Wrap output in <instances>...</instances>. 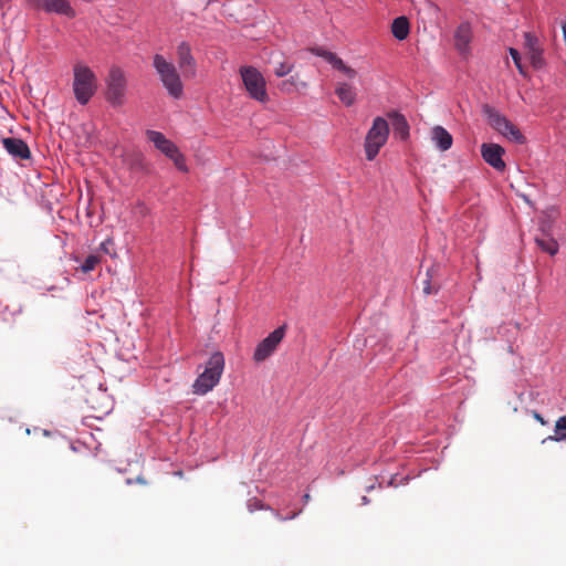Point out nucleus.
Wrapping results in <instances>:
<instances>
[{"mask_svg": "<svg viewBox=\"0 0 566 566\" xmlns=\"http://www.w3.org/2000/svg\"><path fill=\"white\" fill-rule=\"evenodd\" d=\"M482 113L486 117L488 124L499 134L518 145L526 143V137L520 128L495 107L490 104H483Z\"/></svg>", "mask_w": 566, "mask_h": 566, "instance_id": "nucleus-1", "label": "nucleus"}, {"mask_svg": "<svg viewBox=\"0 0 566 566\" xmlns=\"http://www.w3.org/2000/svg\"><path fill=\"white\" fill-rule=\"evenodd\" d=\"M73 74L74 96L81 105H86L97 91V77L87 65L83 64H75Z\"/></svg>", "mask_w": 566, "mask_h": 566, "instance_id": "nucleus-2", "label": "nucleus"}, {"mask_svg": "<svg viewBox=\"0 0 566 566\" xmlns=\"http://www.w3.org/2000/svg\"><path fill=\"white\" fill-rule=\"evenodd\" d=\"M104 96L106 102L113 107H120L126 102L127 78L124 71L113 65L105 78Z\"/></svg>", "mask_w": 566, "mask_h": 566, "instance_id": "nucleus-3", "label": "nucleus"}, {"mask_svg": "<svg viewBox=\"0 0 566 566\" xmlns=\"http://www.w3.org/2000/svg\"><path fill=\"white\" fill-rule=\"evenodd\" d=\"M153 65L169 95L174 98H180L184 93V85L176 66L168 62L161 54L154 55Z\"/></svg>", "mask_w": 566, "mask_h": 566, "instance_id": "nucleus-4", "label": "nucleus"}, {"mask_svg": "<svg viewBox=\"0 0 566 566\" xmlns=\"http://www.w3.org/2000/svg\"><path fill=\"white\" fill-rule=\"evenodd\" d=\"M389 133L390 129L387 120L381 116H377L365 137L364 147L367 160L371 161L376 158L380 148L387 143Z\"/></svg>", "mask_w": 566, "mask_h": 566, "instance_id": "nucleus-5", "label": "nucleus"}, {"mask_svg": "<svg viewBox=\"0 0 566 566\" xmlns=\"http://www.w3.org/2000/svg\"><path fill=\"white\" fill-rule=\"evenodd\" d=\"M239 72L249 96L262 104L268 103L270 98L262 73L254 66H241Z\"/></svg>", "mask_w": 566, "mask_h": 566, "instance_id": "nucleus-6", "label": "nucleus"}, {"mask_svg": "<svg viewBox=\"0 0 566 566\" xmlns=\"http://www.w3.org/2000/svg\"><path fill=\"white\" fill-rule=\"evenodd\" d=\"M87 405L88 415L85 419H97L101 420L103 417L108 415L113 409L112 396L106 389L98 388L93 390L85 400Z\"/></svg>", "mask_w": 566, "mask_h": 566, "instance_id": "nucleus-7", "label": "nucleus"}, {"mask_svg": "<svg viewBox=\"0 0 566 566\" xmlns=\"http://www.w3.org/2000/svg\"><path fill=\"white\" fill-rule=\"evenodd\" d=\"M286 331V325H281L275 328L268 337L262 339L255 347L253 353V360L256 363L268 359L282 342Z\"/></svg>", "mask_w": 566, "mask_h": 566, "instance_id": "nucleus-8", "label": "nucleus"}, {"mask_svg": "<svg viewBox=\"0 0 566 566\" xmlns=\"http://www.w3.org/2000/svg\"><path fill=\"white\" fill-rule=\"evenodd\" d=\"M524 48L530 63L534 70H542L546 66L544 57V49L539 44V40L533 32L524 33Z\"/></svg>", "mask_w": 566, "mask_h": 566, "instance_id": "nucleus-9", "label": "nucleus"}, {"mask_svg": "<svg viewBox=\"0 0 566 566\" xmlns=\"http://www.w3.org/2000/svg\"><path fill=\"white\" fill-rule=\"evenodd\" d=\"M505 149L494 143H484L481 146V156L483 160L495 170L503 172L506 169V164L503 160Z\"/></svg>", "mask_w": 566, "mask_h": 566, "instance_id": "nucleus-10", "label": "nucleus"}, {"mask_svg": "<svg viewBox=\"0 0 566 566\" xmlns=\"http://www.w3.org/2000/svg\"><path fill=\"white\" fill-rule=\"evenodd\" d=\"M32 7L48 13H57L67 18L75 17V10L67 0H31Z\"/></svg>", "mask_w": 566, "mask_h": 566, "instance_id": "nucleus-11", "label": "nucleus"}, {"mask_svg": "<svg viewBox=\"0 0 566 566\" xmlns=\"http://www.w3.org/2000/svg\"><path fill=\"white\" fill-rule=\"evenodd\" d=\"M178 65L186 76L196 75V61L191 53L190 44L186 41L177 48Z\"/></svg>", "mask_w": 566, "mask_h": 566, "instance_id": "nucleus-12", "label": "nucleus"}, {"mask_svg": "<svg viewBox=\"0 0 566 566\" xmlns=\"http://www.w3.org/2000/svg\"><path fill=\"white\" fill-rule=\"evenodd\" d=\"M6 150L15 159L28 160L31 158V151L28 144L15 137H6L2 139Z\"/></svg>", "mask_w": 566, "mask_h": 566, "instance_id": "nucleus-13", "label": "nucleus"}, {"mask_svg": "<svg viewBox=\"0 0 566 566\" xmlns=\"http://www.w3.org/2000/svg\"><path fill=\"white\" fill-rule=\"evenodd\" d=\"M146 136L154 146L166 157L170 158L179 149L177 145L168 139L163 133L157 130H146Z\"/></svg>", "mask_w": 566, "mask_h": 566, "instance_id": "nucleus-14", "label": "nucleus"}, {"mask_svg": "<svg viewBox=\"0 0 566 566\" xmlns=\"http://www.w3.org/2000/svg\"><path fill=\"white\" fill-rule=\"evenodd\" d=\"M221 376L210 370L205 369L192 385L193 392L197 395H205L219 382Z\"/></svg>", "mask_w": 566, "mask_h": 566, "instance_id": "nucleus-15", "label": "nucleus"}, {"mask_svg": "<svg viewBox=\"0 0 566 566\" xmlns=\"http://www.w3.org/2000/svg\"><path fill=\"white\" fill-rule=\"evenodd\" d=\"M391 120L392 132L400 140L406 142L410 136V126L406 116L397 111L388 113Z\"/></svg>", "mask_w": 566, "mask_h": 566, "instance_id": "nucleus-16", "label": "nucleus"}, {"mask_svg": "<svg viewBox=\"0 0 566 566\" xmlns=\"http://www.w3.org/2000/svg\"><path fill=\"white\" fill-rule=\"evenodd\" d=\"M473 38L472 27L470 22H462L454 31V45L460 53L469 50V44Z\"/></svg>", "mask_w": 566, "mask_h": 566, "instance_id": "nucleus-17", "label": "nucleus"}, {"mask_svg": "<svg viewBox=\"0 0 566 566\" xmlns=\"http://www.w3.org/2000/svg\"><path fill=\"white\" fill-rule=\"evenodd\" d=\"M391 33L398 41H403L410 33V22L407 17L400 15L394 19L391 23Z\"/></svg>", "mask_w": 566, "mask_h": 566, "instance_id": "nucleus-18", "label": "nucleus"}, {"mask_svg": "<svg viewBox=\"0 0 566 566\" xmlns=\"http://www.w3.org/2000/svg\"><path fill=\"white\" fill-rule=\"evenodd\" d=\"M432 139L442 151L450 149L453 143L451 134L442 126H434L432 128Z\"/></svg>", "mask_w": 566, "mask_h": 566, "instance_id": "nucleus-19", "label": "nucleus"}, {"mask_svg": "<svg viewBox=\"0 0 566 566\" xmlns=\"http://www.w3.org/2000/svg\"><path fill=\"white\" fill-rule=\"evenodd\" d=\"M335 93L345 106H352L356 101V93L347 83H340Z\"/></svg>", "mask_w": 566, "mask_h": 566, "instance_id": "nucleus-20", "label": "nucleus"}, {"mask_svg": "<svg viewBox=\"0 0 566 566\" xmlns=\"http://www.w3.org/2000/svg\"><path fill=\"white\" fill-rule=\"evenodd\" d=\"M535 243L543 252L549 255H555L559 250V244L553 237L537 235Z\"/></svg>", "mask_w": 566, "mask_h": 566, "instance_id": "nucleus-21", "label": "nucleus"}, {"mask_svg": "<svg viewBox=\"0 0 566 566\" xmlns=\"http://www.w3.org/2000/svg\"><path fill=\"white\" fill-rule=\"evenodd\" d=\"M223 368H224L223 354L220 350L212 353L206 364L205 369L210 370L211 373H216L217 375L221 376Z\"/></svg>", "mask_w": 566, "mask_h": 566, "instance_id": "nucleus-22", "label": "nucleus"}, {"mask_svg": "<svg viewBox=\"0 0 566 566\" xmlns=\"http://www.w3.org/2000/svg\"><path fill=\"white\" fill-rule=\"evenodd\" d=\"M553 441L566 440V416L560 417L554 428V436L547 438Z\"/></svg>", "mask_w": 566, "mask_h": 566, "instance_id": "nucleus-23", "label": "nucleus"}, {"mask_svg": "<svg viewBox=\"0 0 566 566\" xmlns=\"http://www.w3.org/2000/svg\"><path fill=\"white\" fill-rule=\"evenodd\" d=\"M310 52L313 53L316 56L323 57L332 66L334 65V63L338 59V56L335 53H333L331 51H327V50H325L324 48H321V46L311 48Z\"/></svg>", "mask_w": 566, "mask_h": 566, "instance_id": "nucleus-24", "label": "nucleus"}, {"mask_svg": "<svg viewBox=\"0 0 566 566\" xmlns=\"http://www.w3.org/2000/svg\"><path fill=\"white\" fill-rule=\"evenodd\" d=\"M509 53H510V55L512 56V60H513V62H514V64H515V66H516V69H517V71H518V73H520L522 76L527 77V76H528V74H527V72H526L525 66L522 64V60H521V54H520V52H518L516 49H514V48H510V49H509Z\"/></svg>", "mask_w": 566, "mask_h": 566, "instance_id": "nucleus-25", "label": "nucleus"}, {"mask_svg": "<svg viewBox=\"0 0 566 566\" xmlns=\"http://www.w3.org/2000/svg\"><path fill=\"white\" fill-rule=\"evenodd\" d=\"M169 159H171L174 161L176 168L179 171H181V172H188L189 171V168H188V166L186 164V157L184 156V154L179 149Z\"/></svg>", "mask_w": 566, "mask_h": 566, "instance_id": "nucleus-26", "label": "nucleus"}, {"mask_svg": "<svg viewBox=\"0 0 566 566\" xmlns=\"http://www.w3.org/2000/svg\"><path fill=\"white\" fill-rule=\"evenodd\" d=\"M101 262V258L95 254H90L81 265V270L84 273H87L90 271H93L95 266Z\"/></svg>", "mask_w": 566, "mask_h": 566, "instance_id": "nucleus-27", "label": "nucleus"}, {"mask_svg": "<svg viewBox=\"0 0 566 566\" xmlns=\"http://www.w3.org/2000/svg\"><path fill=\"white\" fill-rule=\"evenodd\" d=\"M333 67L339 72H343L349 78H354L357 75V72L350 66L346 65L340 57L336 60Z\"/></svg>", "mask_w": 566, "mask_h": 566, "instance_id": "nucleus-28", "label": "nucleus"}, {"mask_svg": "<svg viewBox=\"0 0 566 566\" xmlns=\"http://www.w3.org/2000/svg\"><path fill=\"white\" fill-rule=\"evenodd\" d=\"M133 213L138 218H146L150 216L149 207L142 200H138L133 207Z\"/></svg>", "mask_w": 566, "mask_h": 566, "instance_id": "nucleus-29", "label": "nucleus"}, {"mask_svg": "<svg viewBox=\"0 0 566 566\" xmlns=\"http://www.w3.org/2000/svg\"><path fill=\"white\" fill-rule=\"evenodd\" d=\"M553 223H554V220H553V219H551L549 217H545V218H543V219L539 221V231H541V235H544V237H553V234H552Z\"/></svg>", "mask_w": 566, "mask_h": 566, "instance_id": "nucleus-30", "label": "nucleus"}, {"mask_svg": "<svg viewBox=\"0 0 566 566\" xmlns=\"http://www.w3.org/2000/svg\"><path fill=\"white\" fill-rule=\"evenodd\" d=\"M431 277H432V276L430 275V273H429V271H428V272H427V277H426V279L423 280V282H422V284H423L422 290H423V293H424L426 295H430V294L437 293V292L439 291V289H440V286H439V285H438V286H433V285L431 284Z\"/></svg>", "mask_w": 566, "mask_h": 566, "instance_id": "nucleus-31", "label": "nucleus"}, {"mask_svg": "<svg viewBox=\"0 0 566 566\" xmlns=\"http://www.w3.org/2000/svg\"><path fill=\"white\" fill-rule=\"evenodd\" d=\"M294 65L292 63H287V62H282L279 64V66L274 70V74L277 76V77H283L285 75H287L292 70H293Z\"/></svg>", "mask_w": 566, "mask_h": 566, "instance_id": "nucleus-32", "label": "nucleus"}, {"mask_svg": "<svg viewBox=\"0 0 566 566\" xmlns=\"http://www.w3.org/2000/svg\"><path fill=\"white\" fill-rule=\"evenodd\" d=\"M274 514H275V516H276V518H277V520H280V521H286V520H293L294 517H296V515H297L298 513H293V514H291V515H290V516H287V517H283L279 512H275Z\"/></svg>", "mask_w": 566, "mask_h": 566, "instance_id": "nucleus-33", "label": "nucleus"}, {"mask_svg": "<svg viewBox=\"0 0 566 566\" xmlns=\"http://www.w3.org/2000/svg\"><path fill=\"white\" fill-rule=\"evenodd\" d=\"M109 243H112V242H111V240H107L106 242H103V243L101 244V250H103L105 253H108V248H107V245H108Z\"/></svg>", "mask_w": 566, "mask_h": 566, "instance_id": "nucleus-34", "label": "nucleus"}, {"mask_svg": "<svg viewBox=\"0 0 566 566\" xmlns=\"http://www.w3.org/2000/svg\"><path fill=\"white\" fill-rule=\"evenodd\" d=\"M293 85H294L293 82L283 81L282 84H281V90H285V87H291Z\"/></svg>", "mask_w": 566, "mask_h": 566, "instance_id": "nucleus-35", "label": "nucleus"}, {"mask_svg": "<svg viewBox=\"0 0 566 566\" xmlns=\"http://www.w3.org/2000/svg\"><path fill=\"white\" fill-rule=\"evenodd\" d=\"M21 311H22L21 306H18L17 312L21 313Z\"/></svg>", "mask_w": 566, "mask_h": 566, "instance_id": "nucleus-36", "label": "nucleus"}, {"mask_svg": "<svg viewBox=\"0 0 566 566\" xmlns=\"http://www.w3.org/2000/svg\"><path fill=\"white\" fill-rule=\"evenodd\" d=\"M536 418H537V420H541L543 422V419L541 418L539 415H536Z\"/></svg>", "mask_w": 566, "mask_h": 566, "instance_id": "nucleus-37", "label": "nucleus"}, {"mask_svg": "<svg viewBox=\"0 0 566 566\" xmlns=\"http://www.w3.org/2000/svg\"><path fill=\"white\" fill-rule=\"evenodd\" d=\"M305 500H308L310 499V495L308 494H305L304 495Z\"/></svg>", "mask_w": 566, "mask_h": 566, "instance_id": "nucleus-38", "label": "nucleus"}, {"mask_svg": "<svg viewBox=\"0 0 566 566\" xmlns=\"http://www.w3.org/2000/svg\"><path fill=\"white\" fill-rule=\"evenodd\" d=\"M212 0L209 1V3L211 2Z\"/></svg>", "mask_w": 566, "mask_h": 566, "instance_id": "nucleus-39", "label": "nucleus"}]
</instances>
